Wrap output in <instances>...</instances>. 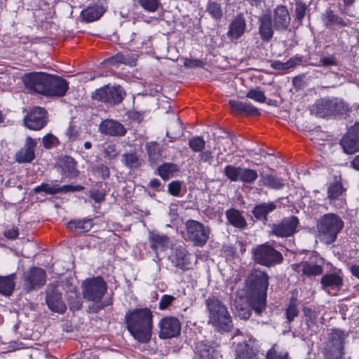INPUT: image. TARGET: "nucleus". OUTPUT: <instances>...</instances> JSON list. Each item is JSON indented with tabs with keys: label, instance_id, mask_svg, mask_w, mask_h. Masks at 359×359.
<instances>
[{
	"label": "nucleus",
	"instance_id": "1",
	"mask_svg": "<svg viewBox=\"0 0 359 359\" xmlns=\"http://www.w3.org/2000/svg\"><path fill=\"white\" fill-rule=\"evenodd\" d=\"M269 276L255 269L245 280V297L256 313L260 315L266 309Z\"/></svg>",
	"mask_w": 359,
	"mask_h": 359
},
{
	"label": "nucleus",
	"instance_id": "2",
	"mask_svg": "<svg viewBox=\"0 0 359 359\" xmlns=\"http://www.w3.org/2000/svg\"><path fill=\"white\" fill-rule=\"evenodd\" d=\"M152 312L147 308L134 309L126 315L127 329L140 343H147L152 334Z\"/></svg>",
	"mask_w": 359,
	"mask_h": 359
},
{
	"label": "nucleus",
	"instance_id": "3",
	"mask_svg": "<svg viewBox=\"0 0 359 359\" xmlns=\"http://www.w3.org/2000/svg\"><path fill=\"white\" fill-rule=\"evenodd\" d=\"M208 313V323L224 332H229L233 327L231 317L225 304L215 296H210L205 301Z\"/></svg>",
	"mask_w": 359,
	"mask_h": 359
},
{
	"label": "nucleus",
	"instance_id": "4",
	"mask_svg": "<svg viewBox=\"0 0 359 359\" xmlns=\"http://www.w3.org/2000/svg\"><path fill=\"white\" fill-rule=\"evenodd\" d=\"M348 336L345 331L333 328L327 334L323 348L325 359H344L345 355V341Z\"/></svg>",
	"mask_w": 359,
	"mask_h": 359
},
{
	"label": "nucleus",
	"instance_id": "5",
	"mask_svg": "<svg viewBox=\"0 0 359 359\" xmlns=\"http://www.w3.org/2000/svg\"><path fill=\"white\" fill-rule=\"evenodd\" d=\"M316 226L327 243H331L336 241L338 233L343 229L344 222L337 214L326 213L318 219Z\"/></svg>",
	"mask_w": 359,
	"mask_h": 359
},
{
	"label": "nucleus",
	"instance_id": "6",
	"mask_svg": "<svg viewBox=\"0 0 359 359\" xmlns=\"http://www.w3.org/2000/svg\"><path fill=\"white\" fill-rule=\"evenodd\" d=\"M349 110L348 104L339 98H322L318 100L312 107V112L320 117L330 115H343Z\"/></svg>",
	"mask_w": 359,
	"mask_h": 359
},
{
	"label": "nucleus",
	"instance_id": "7",
	"mask_svg": "<svg viewBox=\"0 0 359 359\" xmlns=\"http://www.w3.org/2000/svg\"><path fill=\"white\" fill-rule=\"evenodd\" d=\"M252 257L256 263L267 267L279 264L283 259L281 253L267 243L253 248Z\"/></svg>",
	"mask_w": 359,
	"mask_h": 359
},
{
	"label": "nucleus",
	"instance_id": "8",
	"mask_svg": "<svg viewBox=\"0 0 359 359\" xmlns=\"http://www.w3.org/2000/svg\"><path fill=\"white\" fill-rule=\"evenodd\" d=\"M187 238L194 245L203 247L210 238V229L203 224L189 219L185 223Z\"/></svg>",
	"mask_w": 359,
	"mask_h": 359
},
{
	"label": "nucleus",
	"instance_id": "9",
	"mask_svg": "<svg viewBox=\"0 0 359 359\" xmlns=\"http://www.w3.org/2000/svg\"><path fill=\"white\" fill-rule=\"evenodd\" d=\"M126 93L120 86L106 85L93 92L92 98L109 106H114L121 103Z\"/></svg>",
	"mask_w": 359,
	"mask_h": 359
},
{
	"label": "nucleus",
	"instance_id": "10",
	"mask_svg": "<svg viewBox=\"0 0 359 359\" xmlns=\"http://www.w3.org/2000/svg\"><path fill=\"white\" fill-rule=\"evenodd\" d=\"M82 288L83 295L86 299L98 302L105 294L107 286L102 278L97 276L83 281Z\"/></svg>",
	"mask_w": 359,
	"mask_h": 359
},
{
	"label": "nucleus",
	"instance_id": "11",
	"mask_svg": "<svg viewBox=\"0 0 359 359\" xmlns=\"http://www.w3.org/2000/svg\"><path fill=\"white\" fill-rule=\"evenodd\" d=\"M346 189L339 181L330 183L327 188V198L329 205L336 209H344L346 207Z\"/></svg>",
	"mask_w": 359,
	"mask_h": 359
},
{
	"label": "nucleus",
	"instance_id": "12",
	"mask_svg": "<svg viewBox=\"0 0 359 359\" xmlns=\"http://www.w3.org/2000/svg\"><path fill=\"white\" fill-rule=\"evenodd\" d=\"M299 224V219L296 216L285 217L271 225L269 233L280 238H287L296 232Z\"/></svg>",
	"mask_w": 359,
	"mask_h": 359
},
{
	"label": "nucleus",
	"instance_id": "13",
	"mask_svg": "<svg viewBox=\"0 0 359 359\" xmlns=\"http://www.w3.org/2000/svg\"><path fill=\"white\" fill-rule=\"evenodd\" d=\"M48 75L44 72L27 73L22 77V81L28 89L46 95Z\"/></svg>",
	"mask_w": 359,
	"mask_h": 359
},
{
	"label": "nucleus",
	"instance_id": "14",
	"mask_svg": "<svg viewBox=\"0 0 359 359\" xmlns=\"http://www.w3.org/2000/svg\"><path fill=\"white\" fill-rule=\"evenodd\" d=\"M46 273L43 269L32 267L23 274L24 288L30 292L41 287L46 283Z\"/></svg>",
	"mask_w": 359,
	"mask_h": 359
},
{
	"label": "nucleus",
	"instance_id": "15",
	"mask_svg": "<svg viewBox=\"0 0 359 359\" xmlns=\"http://www.w3.org/2000/svg\"><path fill=\"white\" fill-rule=\"evenodd\" d=\"M159 337L166 339L176 337L181 332V323L178 318L173 316L163 318L158 323Z\"/></svg>",
	"mask_w": 359,
	"mask_h": 359
},
{
	"label": "nucleus",
	"instance_id": "16",
	"mask_svg": "<svg viewBox=\"0 0 359 359\" xmlns=\"http://www.w3.org/2000/svg\"><path fill=\"white\" fill-rule=\"evenodd\" d=\"M46 302L52 311L64 313L67 309L66 305L62 299V293L57 286L49 285L46 291Z\"/></svg>",
	"mask_w": 359,
	"mask_h": 359
},
{
	"label": "nucleus",
	"instance_id": "17",
	"mask_svg": "<svg viewBox=\"0 0 359 359\" xmlns=\"http://www.w3.org/2000/svg\"><path fill=\"white\" fill-rule=\"evenodd\" d=\"M344 151L352 154L359 151V123H356L340 141Z\"/></svg>",
	"mask_w": 359,
	"mask_h": 359
},
{
	"label": "nucleus",
	"instance_id": "18",
	"mask_svg": "<svg viewBox=\"0 0 359 359\" xmlns=\"http://www.w3.org/2000/svg\"><path fill=\"white\" fill-rule=\"evenodd\" d=\"M46 111L39 107H34L25 117V126L30 130H39L46 125Z\"/></svg>",
	"mask_w": 359,
	"mask_h": 359
},
{
	"label": "nucleus",
	"instance_id": "19",
	"mask_svg": "<svg viewBox=\"0 0 359 359\" xmlns=\"http://www.w3.org/2000/svg\"><path fill=\"white\" fill-rule=\"evenodd\" d=\"M272 22L275 30L282 32L287 29L290 24V15L285 5H278L272 11Z\"/></svg>",
	"mask_w": 359,
	"mask_h": 359
},
{
	"label": "nucleus",
	"instance_id": "20",
	"mask_svg": "<svg viewBox=\"0 0 359 359\" xmlns=\"http://www.w3.org/2000/svg\"><path fill=\"white\" fill-rule=\"evenodd\" d=\"M322 21L327 29H336L351 25L348 18H344L336 13L331 8H327L322 15Z\"/></svg>",
	"mask_w": 359,
	"mask_h": 359
},
{
	"label": "nucleus",
	"instance_id": "21",
	"mask_svg": "<svg viewBox=\"0 0 359 359\" xmlns=\"http://www.w3.org/2000/svg\"><path fill=\"white\" fill-rule=\"evenodd\" d=\"M46 88V96L62 97L65 95L69 85L67 81L61 77L49 74Z\"/></svg>",
	"mask_w": 359,
	"mask_h": 359
},
{
	"label": "nucleus",
	"instance_id": "22",
	"mask_svg": "<svg viewBox=\"0 0 359 359\" xmlns=\"http://www.w3.org/2000/svg\"><path fill=\"white\" fill-rule=\"evenodd\" d=\"M36 140L27 137L25 145L15 154V160L19 163H30L35 158Z\"/></svg>",
	"mask_w": 359,
	"mask_h": 359
},
{
	"label": "nucleus",
	"instance_id": "23",
	"mask_svg": "<svg viewBox=\"0 0 359 359\" xmlns=\"http://www.w3.org/2000/svg\"><path fill=\"white\" fill-rule=\"evenodd\" d=\"M99 130L101 133L112 137H122L127 132L123 124L112 119H106L102 121Z\"/></svg>",
	"mask_w": 359,
	"mask_h": 359
},
{
	"label": "nucleus",
	"instance_id": "24",
	"mask_svg": "<svg viewBox=\"0 0 359 359\" xmlns=\"http://www.w3.org/2000/svg\"><path fill=\"white\" fill-rule=\"evenodd\" d=\"M258 22L260 38L263 41L269 42L273 38L275 30L271 15L269 13L262 15L259 18Z\"/></svg>",
	"mask_w": 359,
	"mask_h": 359
},
{
	"label": "nucleus",
	"instance_id": "25",
	"mask_svg": "<svg viewBox=\"0 0 359 359\" xmlns=\"http://www.w3.org/2000/svg\"><path fill=\"white\" fill-rule=\"evenodd\" d=\"M256 353L252 338L238 341L235 346V359H252Z\"/></svg>",
	"mask_w": 359,
	"mask_h": 359
},
{
	"label": "nucleus",
	"instance_id": "26",
	"mask_svg": "<svg viewBox=\"0 0 359 359\" xmlns=\"http://www.w3.org/2000/svg\"><path fill=\"white\" fill-rule=\"evenodd\" d=\"M170 259L172 264L177 268L183 271L189 270L191 268L189 254L184 248H177Z\"/></svg>",
	"mask_w": 359,
	"mask_h": 359
},
{
	"label": "nucleus",
	"instance_id": "27",
	"mask_svg": "<svg viewBox=\"0 0 359 359\" xmlns=\"http://www.w3.org/2000/svg\"><path fill=\"white\" fill-rule=\"evenodd\" d=\"M246 29V22L242 14L238 15L230 23L228 36L232 40H237L241 37Z\"/></svg>",
	"mask_w": 359,
	"mask_h": 359
},
{
	"label": "nucleus",
	"instance_id": "28",
	"mask_svg": "<svg viewBox=\"0 0 359 359\" xmlns=\"http://www.w3.org/2000/svg\"><path fill=\"white\" fill-rule=\"evenodd\" d=\"M149 241L151 248L158 253L159 251H164L168 249L170 244V238L166 235L160 234L156 232H150Z\"/></svg>",
	"mask_w": 359,
	"mask_h": 359
},
{
	"label": "nucleus",
	"instance_id": "29",
	"mask_svg": "<svg viewBox=\"0 0 359 359\" xmlns=\"http://www.w3.org/2000/svg\"><path fill=\"white\" fill-rule=\"evenodd\" d=\"M229 104L235 113L243 114L248 116H258L260 114L259 109L250 102L230 100Z\"/></svg>",
	"mask_w": 359,
	"mask_h": 359
},
{
	"label": "nucleus",
	"instance_id": "30",
	"mask_svg": "<svg viewBox=\"0 0 359 359\" xmlns=\"http://www.w3.org/2000/svg\"><path fill=\"white\" fill-rule=\"evenodd\" d=\"M58 164L62 174L66 177L74 178L78 175L79 170L76 169V162L72 157L65 156L60 158Z\"/></svg>",
	"mask_w": 359,
	"mask_h": 359
},
{
	"label": "nucleus",
	"instance_id": "31",
	"mask_svg": "<svg viewBox=\"0 0 359 359\" xmlns=\"http://www.w3.org/2000/svg\"><path fill=\"white\" fill-rule=\"evenodd\" d=\"M225 215L228 223L233 227L243 229L247 226V222L240 210L230 208L226 210Z\"/></svg>",
	"mask_w": 359,
	"mask_h": 359
},
{
	"label": "nucleus",
	"instance_id": "32",
	"mask_svg": "<svg viewBox=\"0 0 359 359\" xmlns=\"http://www.w3.org/2000/svg\"><path fill=\"white\" fill-rule=\"evenodd\" d=\"M303 313L305 318V323L307 328L311 332H316L318 329V318L320 311L316 308L305 306L303 308Z\"/></svg>",
	"mask_w": 359,
	"mask_h": 359
},
{
	"label": "nucleus",
	"instance_id": "33",
	"mask_svg": "<svg viewBox=\"0 0 359 359\" xmlns=\"http://www.w3.org/2000/svg\"><path fill=\"white\" fill-rule=\"evenodd\" d=\"M294 270L307 276H316L323 273V267L320 264H309L306 262H302L293 266Z\"/></svg>",
	"mask_w": 359,
	"mask_h": 359
},
{
	"label": "nucleus",
	"instance_id": "34",
	"mask_svg": "<svg viewBox=\"0 0 359 359\" xmlns=\"http://www.w3.org/2000/svg\"><path fill=\"white\" fill-rule=\"evenodd\" d=\"M216 351L208 343L198 342L195 348V359H215Z\"/></svg>",
	"mask_w": 359,
	"mask_h": 359
},
{
	"label": "nucleus",
	"instance_id": "35",
	"mask_svg": "<svg viewBox=\"0 0 359 359\" xmlns=\"http://www.w3.org/2000/svg\"><path fill=\"white\" fill-rule=\"evenodd\" d=\"M104 13V9L102 6L93 5L83 10L81 17L83 21L90 22L98 20Z\"/></svg>",
	"mask_w": 359,
	"mask_h": 359
},
{
	"label": "nucleus",
	"instance_id": "36",
	"mask_svg": "<svg viewBox=\"0 0 359 359\" xmlns=\"http://www.w3.org/2000/svg\"><path fill=\"white\" fill-rule=\"evenodd\" d=\"M276 208L273 202L263 203L255 205L252 212L255 217L259 220H267V215Z\"/></svg>",
	"mask_w": 359,
	"mask_h": 359
},
{
	"label": "nucleus",
	"instance_id": "37",
	"mask_svg": "<svg viewBox=\"0 0 359 359\" xmlns=\"http://www.w3.org/2000/svg\"><path fill=\"white\" fill-rule=\"evenodd\" d=\"M259 183L262 186L272 189H280L284 187V182L282 179L269 174L261 175Z\"/></svg>",
	"mask_w": 359,
	"mask_h": 359
},
{
	"label": "nucleus",
	"instance_id": "38",
	"mask_svg": "<svg viewBox=\"0 0 359 359\" xmlns=\"http://www.w3.org/2000/svg\"><path fill=\"white\" fill-rule=\"evenodd\" d=\"M93 226V220L90 219H74L69 221L67 226L71 231L79 232H88Z\"/></svg>",
	"mask_w": 359,
	"mask_h": 359
},
{
	"label": "nucleus",
	"instance_id": "39",
	"mask_svg": "<svg viewBox=\"0 0 359 359\" xmlns=\"http://www.w3.org/2000/svg\"><path fill=\"white\" fill-rule=\"evenodd\" d=\"M15 274L0 276V294L6 297L11 295L15 287Z\"/></svg>",
	"mask_w": 359,
	"mask_h": 359
},
{
	"label": "nucleus",
	"instance_id": "40",
	"mask_svg": "<svg viewBox=\"0 0 359 359\" xmlns=\"http://www.w3.org/2000/svg\"><path fill=\"white\" fill-rule=\"evenodd\" d=\"M309 4L303 1L302 0H297L295 2V8H294V20L299 24H302L304 18L305 17L310 18Z\"/></svg>",
	"mask_w": 359,
	"mask_h": 359
},
{
	"label": "nucleus",
	"instance_id": "41",
	"mask_svg": "<svg viewBox=\"0 0 359 359\" xmlns=\"http://www.w3.org/2000/svg\"><path fill=\"white\" fill-rule=\"evenodd\" d=\"M323 288H338L342 285V278L336 273H330L323 276L320 281Z\"/></svg>",
	"mask_w": 359,
	"mask_h": 359
},
{
	"label": "nucleus",
	"instance_id": "42",
	"mask_svg": "<svg viewBox=\"0 0 359 359\" xmlns=\"http://www.w3.org/2000/svg\"><path fill=\"white\" fill-rule=\"evenodd\" d=\"M297 292H292L289 304L285 309V316L288 323H291L298 316V302Z\"/></svg>",
	"mask_w": 359,
	"mask_h": 359
},
{
	"label": "nucleus",
	"instance_id": "43",
	"mask_svg": "<svg viewBox=\"0 0 359 359\" xmlns=\"http://www.w3.org/2000/svg\"><path fill=\"white\" fill-rule=\"evenodd\" d=\"M177 171H179L177 165L172 163H165L158 168V175L165 180L172 177L173 174Z\"/></svg>",
	"mask_w": 359,
	"mask_h": 359
},
{
	"label": "nucleus",
	"instance_id": "44",
	"mask_svg": "<svg viewBox=\"0 0 359 359\" xmlns=\"http://www.w3.org/2000/svg\"><path fill=\"white\" fill-rule=\"evenodd\" d=\"M122 157L124 165L130 169L137 168L142 164V160L135 152L126 153Z\"/></svg>",
	"mask_w": 359,
	"mask_h": 359
},
{
	"label": "nucleus",
	"instance_id": "45",
	"mask_svg": "<svg viewBox=\"0 0 359 359\" xmlns=\"http://www.w3.org/2000/svg\"><path fill=\"white\" fill-rule=\"evenodd\" d=\"M206 11L210 15V16L216 20H219L223 16V11L222 9L221 4L215 1L209 0Z\"/></svg>",
	"mask_w": 359,
	"mask_h": 359
},
{
	"label": "nucleus",
	"instance_id": "46",
	"mask_svg": "<svg viewBox=\"0 0 359 359\" xmlns=\"http://www.w3.org/2000/svg\"><path fill=\"white\" fill-rule=\"evenodd\" d=\"M257 177L258 174L255 170L241 168L239 181L246 184H252Z\"/></svg>",
	"mask_w": 359,
	"mask_h": 359
},
{
	"label": "nucleus",
	"instance_id": "47",
	"mask_svg": "<svg viewBox=\"0 0 359 359\" xmlns=\"http://www.w3.org/2000/svg\"><path fill=\"white\" fill-rule=\"evenodd\" d=\"M183 130L182 122L180 118L177 117L176 121L170 126V130L167 131L166 135L170 139L177 140L183 135Z\"/></svg>",
	"mask_w": 359,
	"mask_h": 359
},
{
	"label": "nucleus",
	"instance_id": "48",
	"mask_svg": "<svg viewBox=\"0 0 359 359\" xmlns=\"http://www.w3.org/2000/svg\"><path fill=\"white\" fill-rule=\"evenodd\" d=\"M241 167H236L228 165L224 168V174L231 182H237L240 180Z\"/></svg>",
	"mask_w": 359,
	"mask_h": 359
},
{
	"label": "nucleus",
	"instance_id": "49",
	"mask_svg": "<svg viewBox=\"0 0 359 359\" xmlns=\"http://www.w3.org/2000/svg\"><path fill=\"white\" fill-rule=\"evenodd\" d=\"M128 62L127 57L122 53H118L111 57L105 59L103 65H109L111 66L118 67L120 64H126Z\"/></svg>",
	"mask_w": 359,
	"mask_h": 359
},
{
	"label": "nucleus",
	"instance_id": "50",
	"mask_svg": "<svg viewBox=\"0 0 359 359\" xmlns=\"http://www.w3.org/2000/svg\"><path fill=\"white\" fill-rule=\"evenodd\" d=\"M189 147L195 152H201L205 146L204 139L201 136H195L189 140Z\"/></svg>",
	"mask_w": 359,
	"mask_h": 359
},
{
	"label": "nucleus",
	"instance_id": "51",
	"mask_svg": "<svg viewBox=\"0 0 359 359\" xmlns=\"http://www.w3.org/2000/svg\"><path fill=\"white\" fill-rule=\"evenodd\" d=\"M246 97L260 103H264L266 100L264 93L259 88L250 90L247 93Z\"/></svg>",
	"mask_w": 359,
	"mask_h": 359
},
{
	"label": "nucleus",
	"instance_id": "52",
	"mask_svg": "<svg viewBox=\"0 0 359 359\" xmlns=\"http://www.w3.org/2000/svg\"><path fill=\"white\" fill-rule=\"evenodd\" d=\"M67 302L71 310L77 311L81 308L82 302L76 292H70L69 293Z\"/></svg>",
	"mask_w": 359,
	"mask_h": 359
},
{
	"label": "nucleus",
	"instance_id": "53",
	"mask_svg": "<svg viewBox=\"0 0 359 359\" xmlns=\"http://www.w3.org/2000/svg\"><path fill=\"white\" fill-rule=\"evenodd\" d=\"M118 153L115 144H108L104 147V156L109 161L115 159L118 156Z\"/></svg>",
	"mask_w": 359,
	"mask_h": 359
},
{
	"label": "nucleus",
	"instance_id": "54",
	"mask_svg": "<svg viewBox=\"0 0 359 359\" xmlns=\"http://www.w3.org/2000/svg\"><path fill=\"white\" fill-rule=\"evenodd\" d=\"M140 5L147 11L155 12L160 6V0H138Z\"/></svg>",
	"mask_w": 359,
	"mask_h": 359
},
{
	"label": "nucleus",
	"instance_id": "55",
	"mask_svg": "<svg viewBox=\"0 0 359 359\" xmlns=\"http://www.w3.org/2000/svg\"><path fill=\"white\" fill-rule=\"evenodd\" d=\"M93 171L95 175L100 177L102 180L107 179L110 175L109 167L102 163L93 167Z\"/></svg>",
	"mask_w": 359,
	"mask_h": 359
},
{
	"label": "nucleus",
	"instance_id": "56",
	"mask_svg": "<svg viewBox=\"0 0 359 359\" xmlns=\"http://www.w3.org/2000/svg\"><path fill=\"white\" fill-rule=\"evenodd\" d=\"M297 65V62L294 59H290L285 62H274L272 63L271 67L275 69L287 70L293 68Z\"/></svg>",
	"mask_w": 359,
	"mask_h": 359
},
{
	"label": "nucleus",
	"instance_id": "57",
	"mask_svg": "<svg viewBox=\"0 0 359 359\" xmlns=\"http://www.w3.org/2000/svg\"><path fill=\"white\" fill-rule=\"evenodd\" d=\"M266 359H289L287 352L278 351L273 346L266 353Z\"/></svg>",
	"mask_w": 359,
	"mask_h": 359
},
{
	"label": "nucleus",
	"instance_id": "58",
	"mask_svg": "<svg viewBox=\"0 0 359 359\" xmlns=\"http://www.w3.org/2000/svg\"><path fill=\"white\" fill-rule=\"evenodd\" d=\"M33 191L35 194L45 192L46 194L53 195L57 194L56 186H50L47 183H42L41 185L36 187Z\"/></svg>",
	"mask_w": 359,
	"mask_h": 359
},
{
	"label": "nucleus",
	"instance_id": "59",
	"mask_svg": "<svg viewBox=\"0 0 359 359\" xmlns=\"http://www.w3.org/2000/svg\"><path fill=\"white\" fill-rule=\"evenodd\" d=\"M168 192L174 196H180L182 190V183L180 181H172L168 185Z\"/></svg>",
	"mask_w": 359,
	"mask_h": 359
},
{
	"label": "nucleus",
	"instance_id": "60",
	"mask_svg": "<svg viewBox=\"0 0 359 359\" xmlns=\"http://www.w3.org/2000/svg\"><path fill=\"white\" fill-rule=\"evenodd\" d=\"M84 189L83 186L81 185H64L62 187H58L56 185V191L57 193H67V192H74V191H80Z\"/></svg>",
	"mask_w": 359,
	"mask_h": 359
},
{
	"label": "nucleus",
	"instance_id": "61",
	"mask_svg": "<svg viewBox=\"0 0 359 359\" xmlns=\"http://www.w3.org/2000/svg\"><path fill=\"white\" fill-rule=\"evenodd\" d=\"M58 143L57 138L52 134H48L43 138V144L45 148L50 149Z\"/></svg>",
	"mask_w": 359,
	"mask_h": 359
},
{
	"label": "nucleus",
	"instance_id": "62",
	"mask_svg": "<svg viewBox=\"0 0 359 359\" xmlns=\"http://www.w3.org/2000/svg\"><path fill=\"white\" fill-rule=\"evenodd\" d=\"M175 299V297L168 294H164L161 297L159 301L158 307L161 310L167 309L172 302Z\"/></svg>",
	"mask_w": 359,
	"mask_h": 359
},
{
	"label": "nucleus",
	"instance_id": "63",
	"mask_svg": "<svg viewBox=\"0 0 359 359\" xmlns=\"http://www.w3.org/2000/svg\"><path fill=\"white\" fill-rule=\"evenodd\" d=\"M320 62L322 65L328 66H336L338 64V61L334 55L323 56L320 59Z\"/></svg>",
	"mask_w": 359,
	"mask_h": 359
},
{
	"label": "nucleus",
	"instance_id": "64",
	"mask_svg": "<svg viewBox=\"0 0 359 359\" xmlns=\"http://www.w3.org/2000/svg\"><path fill=\"white\" fill-rule=\"evenodd\" d=\"M90 196L96 203H100L104 200L105 194L99 190L92 189L90 191Z\"/></svg>",
	"mask_w": 359,
	"mask_h": 359
}]
</instances>
